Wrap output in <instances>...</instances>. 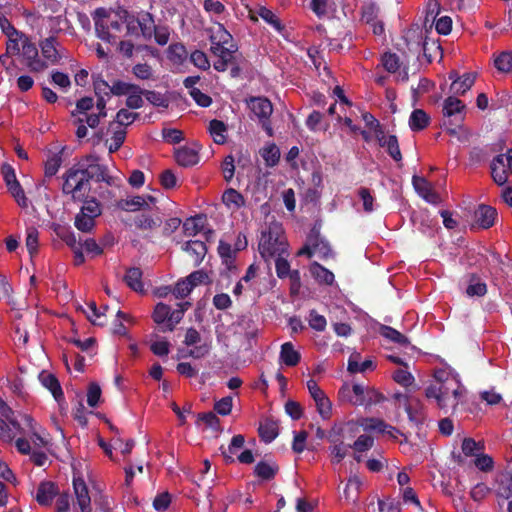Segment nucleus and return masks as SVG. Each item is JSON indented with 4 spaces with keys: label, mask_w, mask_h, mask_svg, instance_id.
I'll return each mask as SVG.
<instances>
[{
    "label": "nucleus",
    "mask_w": 512,
    "mask_h": 512,
    "mask_svg": "<svg viewBox=\"0 0 512 512\" xmlns=\"http://www.w3.org/2000/svg\"><path fill=\"white\" fill-rule=\"evenodd\" d=\"M444 372L436 375V384L430 385L425 390L428 399H435L440 409L446 412L449 409L454 410L465 396L466 390L459 380L454 376L442 377Z\"/></svg>",
    "instance_id": "1"
},
{
    "label": "nucleus",
    "mask_w": 512,
    "mask_h": 512,
    "mask_svg": "<svg viewBox=\"0 0 512 512\" xmlns=\"http://www.w3.org/2000/svg\"><path fill=\"white\" fill-rule=\"evenodd\" d=\"M358 432L359 425L353 421L333 427L328 436L331 444L329 452L332 463L338 464L346 457L351 444H346L345 441L353 439Z\"/></svg>",
    "instance_id": "2"
},
{
    "label": "nucleus",
    "mask_w": 512,
    "mask_h": 512,
    "mask_svg": "<svg viewBox=\"0 0 512 512\" xmlns=\"http://www.w3.org/2000/svg\"><path fill=\"white\" fill-rule=\"evenodd\" d=\"M287 247L286 237L278 223H271L267 230L262 232L259 241V251L266 260L286 254Z\"/></svg>",
    "instance_id": "3"
},
{
    "label": "nucleus",
    "mask_w": 512,
    "mask_h": 512,
    "mask_svg": "<svg viewBox=\"0 0 512 512\" xmlns=\"http://www.w3.org/2000/svg\"><path fill=\"white\" fill-rule=\"evenodd\" d=\"M62 192L69 195L73 201H80L90 188L88 176L79 165L69 168L62 176Z\"/></svg>",
    "instance_id": "4"
},
{
    "label": "nucleus",
    "mask_w": 512,
    "mask_h": 512,
    "mask_svg": "<svg viewBox=\"0 0 512 512\" xmlns=\"http://www.w3.org/2000/svg\"><path fill=\"white\" fill-rule=\"evenodd\" d=\"M248 107L262 124V127L267 134L272 136L273 131L269 124V118L273 112V106L270 100L266 97H251L248 101Z\"/></svg>",
    "instance_id": "5"
},
{
    "label": "nucleus",
    "mask_w": 512,
    "mask_h": 512,
    "mask_svg": "<svg viewBox=\"0 0 512 512\" xmlns=\"http://www.w3.org/2000/svg\"><path fill=\"white\" fill-rule=\"evenodd\" d=\"M93 19L97 36L106 42H111L113 39L109 32L110 28L116 31H119L121 28V23L118 20L109 19V14L104 8L96 9Z\"/></svg>",
    "instance_id": "6"
},
{
    "label": "nucleus",
    "mask_w": 512,
    "mask_h": 512,
    "mask_svg": "<svg viewBox=\"0 0 512 512\" xmlns=\"http://www.w3.org/2000/svg\"><path fill=\"white\" fill-rule=\"evenodd\" d=\"M39 47L47 65H56L65 57V49L61 47L54 37L45 38L39 43Z\"/></svg>",
    "instance_id": "7"
},
{
    "label": "nucleus",
    "mask_w": 512,
    "mask_h": 512,
    "mask_svg": "<svg viewBox=\"0 0 512 512\" xmlns=\"http://www.w3.org/2000/svg\"><path fill=\"white\" fill-rule=\"evenodd\" d=\"M21 54L25 65L31 72H42L47 69V63L39 57L36 45L29 38L24 44Z\"/></svg>",
    "instance_id": "8"
},
{
    "label": "nucleus",
    "mask_w": 512,
    "mask_h": 512,
    "mask_svg": "<svg viewBox=\"0 0 512 512\" xmlns=\"http://www.w3.org/2000/svg\"><path fill=\"white\" fill-rule=\"evenodd\" d=\"M80 169L88 176V180L95 178L97 181H105L109 183L107 168L98 163L96 156L90 155L86 157L84 162L78 164Z\"/></svg>",
    "instance_id": "9"
},
{
    "label": "nucleus",
    "mask_w": 512,
    "mask_h": 512,
    "mask_svg": "<svg viewBox=\"0 0 512 512\" xmlns=\"http://www.w3.org/2000/svg\"><path fill=\"white\" fill-rule=\"evenodd\" d=\"M412 183L416 192L427 202L437 204L440 201V197L434 191L432 184L424 177L413 176Z\"/></svg>",
    "instance_id": "10"
},
{
    "label": "nucleus",
    "mask_w": 512,
    "mask_h": 512,
    "mask_svg": "<svg viewBox=\"0 0 512 512\" xmlns=\"http://www.w3.org/2000/svg\"><path fill=\"white\" fill-rule=\"evenodd\" d=\"M74 493L81 512H92L91 499L88 488L81 478L73 480Z\"/></svg>",
    "instance_id": "11"
},
{
    "label": "nucleus",
    "mask_w": 512,
    "mask_h": 512,
    "mask_svg": "<svg viewBox=\"0 0 512 512\" xmlns=\"http://www.w3.org/2000/svg\"><path fill=\"white\" fill-rule=\"evenodd\" d=\"M156 198L151 195L134 196L132 198L122 199L118 202V207L124 211H137L149 208V203H154Z\"/></svg>",
    "instance_id": "12"
},
{
    "label": "nucleus",
    "mask_w": 512,
    "mask_h": 512,
    "mask_svg": "<svg viewBox=\"0 0 512 512\" xmlns=\"http://www.w3.org/2000/svg\"><path fill=\"white\" fill-rule=\"evenodd\" d=\"M503 159V157H495L491 163V174L498 185L505 184L509 175L512 174V167L506 165Z\"/></svg>",
    "instance_id": "13"
},
{
    "label": "nucleus",
    "mask_w": 512,
    "mask_h": 512,
    "mask_svg": "<svg viewBox=\"0 0 512 512\" xmlns=\"http://www.w3.org/2000/svg\"><path fill=\"white\" fill-rule=\"evenodd\" d=\"M496 217V209L491 206L480 205L475 211V220L479 224V226L484 229L493 226Z\"/></svg>",
    "instance_id": "14"
},
{
    "label": "nucleus",
    "mask_w": 512,
    "mask_h": 512,
    "mask_svg": "<svg viewBox=\"0 0 512 512\" xmlns=\"http://www.w3.org/2000/svg\"><path fill=\"white\" fill-rule=\"evenodd\" d=\"M7 420L9 424L5 420L0 419V440L11 442L17 433H26L14 418L10 416V419Z\"/></svg>",
    "instance_id": "15"
},
{
    "label": "nucleus",
    "mask_w": 512,
    "mask_h": 512,
    "mask_svg": "<svg viewBox=\"0 0 512 512\" xmlns=\"http://www.w3.org/2000/svg\"><path fill=\"white\" fill-rule=\"evenodd\" d=\"M58 490L52 482H42L39 484L36 492V500L40 505L48 506L57 495Z\"/></svg>",
    "instance_id": "16"
},
{
    "label": "nucleus",
    "mask_w": 512,
    "mask_h": 512,
    "mask_svg": "<svg viewBox=\"0 0 512 512\" xmlns=\"http://www.w3.org/2000/svg\"><path fill=\"white\" fill-rule=\"evenodd\" d=\"M176 161L179 165L188 167L199 162L198 149L194 147H182L176 151Z\"/></svg>",
    "instance_id": "17"
},
{
    "label": "nucleus",
    "mask_w": 512,
    "mask_h": 512,
    "mask_svg": "<svg viewBox=\"0 0 512 512\" xmlns=\"http://www.w3.org/2000/svg\"><path fill=\"white\" fill-rule=\"evenodd\" d=\"M456 74H451L450 79H453L450 90L454 94L462 95L467 92L475 82V76L472 74H465L462 78H455Z\"/></svg>",
    "instance_id": "18"
},
{
    "label": "nucleus",
    "mask_w": 512,
    "mask_h": 512,
    "mask_svg": "<svg viewBox=\"0 0 512 512\" xmlns=\"http://www.w3.org/2000/svg\"><path fill=\"white\" fill-rule=\"evenodd\" d=\"M464 108L465 105L459 99L448 97L444 102L443 113L444 116L448 118L455 117V121L460 122L463 120L461 112Z\"/></svg>",
    "instance_id": "19"
},
{
    "label": "nucleus",
    "mask_w": 512,
    "mask_h": 512,
    "mask_svg": "<svg viewBox=\"0 0 512 512\" xmlns=\"http://www.w3.org/2000/svg\"><path fill=\"white\" fill-rule=\"evenodd\" d=\"M210 32L211 46H223L232 44L231 34L224 28L221 23L217 22L216 26L211 28Z\"/></svg>",
    "instance_id": "20"
},
{
    "label": "nucleus",
    "mask_w": 512,
    "mask_h": 512,
    "mask_svg": "<svg viewBox=\"0 0 512 512\" xmlns=\"http://www.w3.org/2000/svg\"><path fill=\"white\" fill-rule=\"evenodd\" d=\"M378 141L381 147L386 148L389 155L395 160L400 161L402 159V155L399 149L398 140L394 135H384L378 136Z\"/></svg>",
    "instance_id": "21"
},
{
    "label": "nucleus",
    "mask_w": 512,
    "mask_h": 512,
    "mask_svg": "<svg viewBox=\"0 0 512 512\" xmlns=\"http://www.w3.org/2000/svg\"><path fill=\"white\" fill-rule=\"evenodd\" d=\"M183 249L191 256L195 265H199L201 263L207 252L204 242L198 240L188 241L183 246Z\"/></svg>",
    "instance_id": "22"
},
{
    "label": "nucleus",
    "mask_w": 512,
    "mask_h": 512,
    "mask_svg": "<svg viewBox=\"0 0 512 512\" xmlns=\"http://www.w3.org/2000/svg\"><path fill=\"white\" fill-rule=\"evenodd\" d=\"M251 14H252L251 15L252 19H255L256 16H259L265 22H267L273 28H275V30H277V31L282 30V25H281L279 18L270 9H268L264 6H259V7L255 8L254 10H252Z\"/></svg>",
    "instance_id": "23"
},
{
    "label": "nucleus",
    "mask_w": 512,
    "mask_h": 512,
    "mask_svg": "<svg viewBox=\"0 0 512 512\" xmlns=\"http://www.w3.org/2000/svg\"><path fill=\"white\" fill-rule=\"evenodd\" d=\"M405 410L411 422L418 424L423 421V405L418 398L411 397L407 400Z\"/></svg>",
    "instance_id": "24"
},
{
    "label": "nucleus",
    "mask_w": 512,
    "mask_h": 512,
    "mask_svg": "<svg viewBox=\"0 0 512 512\" xmlns=\"http://www.w3.org/2000/svg\"><path fill=\"white\" fill-rule=\"evenodd\" d=\"M222 201L232 211H236L245 205V199L242 194L233 188L227 189L223 193Z\"/></svg>",
    "instance_id": "25"
},
{
    "label": "nucleus",
    "mask_w": 512,
    "mask_h": 512,
    "mask_svg": "<svg viewBox=\"0 0 512 512\" xmlns=\"http://www.w3.org/2000/svg\"><path fill=\"white\" fill-rule=\"evenodd\" d=\"M7 38L8 40L6 43V52L8 53V55L16 56L21 54L22 48L26 43L28 37L25 34L18 32L13 36H9Z\"/></svg>",
    "instance_id": "26"
},
{
    "label": "nucleus",
    "mask_w": 512,
    "mask_h": 512,
    "mask_svg": "<svg viewBox=\"0 0 512 512\" xmlns=\"http://www.w3.org/2000/svg\"><path fill=\"white\" fill-rule=\"evenodd\" d=\"M280 359L287 366H296L300 361V354L292 343L286 342L281 346Z\"/></svg>",
    "instance_id": "27"
},
{
    "label": "nucleus",
    "mask_w": 512,
    "mask_h": 512,
    "mask_svg": "<svg viewBox=\"0 0 512 512\" xmlns=\"http://www.w3.org/2000/svg\"><path fill=\"white\" fill-rule=\"evenodd\" d=\"M136 24L141 30V34L144 39L150 40L153 36V32H155L156 25L154 24V20L149 13H144L136 20Z\"/></svg>",
    "instance_id": "28"
},
{
    "label": "nucleus",
    "mask_w": 512,
    "mask_h": 512,
    "mask_svg": "<svg viewBox=\"0 0 512 512\" xmlns=\"http://www.w3.org/2000/svg\"><path fill=\"white\" fill-rule=\"evenodd\" d=\"M39 380L44 387L50 390L56 400L63 395L59 382L54 375L42 372L39 375Z\"/></svg>",
    "instance_id": "29"
},
{
    "label": "nucleus",
    "mask_w": 512,
    "mask_h": 512,
    "mask_svg": "<svg viewBox=\"0 0 512 512\" xmlns=\"http://www.w3.org/2000/svg\"><path fill=\"white\" fill-rule=\"evenodd\" d=\"M124 281L132 290L136 292L143 291L142 272L139 268L133 267L128 269Z\"/></svg>",
    "instance_id": "30"
},
{
    "label": "nucleus",
    "mask_w": 512,
    "mask_h": 512,
    "mask_svg": "<svg viewBox=\"0 0 512 512\" xmlns=\"http://www.w3.org/2000/svg\"><path fill=\"white\" fill-rule=\"evenodd\" d=\"M204 10L210 15L212 19H215L217 23L219 19H222L226 12L224 4L218 0H204Z\"/></svg>",
    "instance_id": "31"
},
{
    "label": "nucleus",
    "mask_w": 512,
    "mask_h": 512,
    "mask_svg": "<svg viewBox=\"0 0 512 512\" xmlns=\"http://www.w3.org/2000/svg\"><path fill=\"white\" fill-rule=\"evenodd\" d=\"M361 355L358 352H353L348 360V371L350 373H358L364 372L367 369L373 367V362L371 360H365L363 363H360Z\"/></svg>",
    "instance_id": "32"
},
{
    "label": "nucleus",
    "mask_w": 512,
    "mask_h": 512,
    "mask_svg": "<svg viewBox=\"0 0 512 512\" xmlns=\"http://www.w3.org/2000/svg\"><path fill=\"white\" fill-rule=\"evenodd\" d=\"M385 397L374 388H367L365 396L358 399H351L355 405H373L384 401Z\"/></svg>",
    "instance_id": "33"
},
{
    "label": "nucleus",
    "mask_w": 512,
    "mask_h": 512,
    "mask_svg": "<svg viewBox=\"0 0 512 512\" xmlns=\"http://www.w3.org/2000/svg\"><path fill=\"white\" fill-rule=\"evenodd\" d=\"M429 123V116L422 109H415L410 116L409 125L413 131L424 129Z\"/></svg>",
    "instance_id": "34"
},
{
    "label": "nucleus",
    "mask_w": 512,
    "mask_h": 512,
    "mask_svg": "<svg viewBox=\"0 0 512 512\" xmlns=\"http://www.w3.org/2000/svg\"><path fill=\"white\" fill-rule=\"evenodd\" d=\"M310 272L320 283L331 285L334 281V274L316 262L311 265Z\"/></svg>",
    "instance_id": "35"
},
{
    "label": "nucleus",
    "mask_w": 512,
    "mask_h": 512,
    "mask_svg": "<svg viewBox=\"0 0 512 512\" xmlns=\"http://www.w3.org/2000/svg\"><path fill=\"white\" fill-rule=\"evenodd\" d=\"M494 65L501 73L512 71V51H503L494 58Z\"/></svg>",
    "instance_id": "36"
},
{
    "label": "nucleus",
    "mask_w": 512,
    "mask_h": 512,
    "mask_svg": "<svg viewBox=\"0 0 512 512\" xmlns=\"http://www.w3.org/2000/svg\"><path fill=\"white\" fill-rule=\"evenodd\" d=\"M361 485L362 482L357 476L349 478L344 491L345 499L349 502L356 503Z\"/></svg>",
    "instance_id": "37"
},
{
    "label": "nucleus",
    "mask_w": 512,
    "mask_h": 512,
    "mask_svg": "<svg viewBox=\"0 0 512 512\" xmlns=\"http://www.w3.org/2000/svg\"><path fill=\"white\" fill-rule=\"evenodd\" d=\"M209 132H210L215 143L223 144L225 142L226 126L222 121L212 120L209 123Z\"/></svg>",
    "instance_id": "38"
},
{
    "label": "nucleus",
    "mask_w": 512,
    "mask_h": 512,
    "mask_svg": "<svg viewBox=\"0 0 512 512\" xmlns=\"http://www.w3.org/2000/svg\"><path fill=\"white\" fill-rule=\"evenodd\" d=\"M380 334L395 342V343H398L402 346H407L409 344V340L407 339L406 336H404L403 334H401L400 332H398L397 330H395L394 328L392 327H389V326H381L380 328Z\"/></svg>",
    "instance_id": "39"
},
{
    "label": "nucleus",
    "mask_w": 512,
    "mask_h": 512,
    "mask_svg": "<svg viewBox=\"0 0 512 512\" xmlns=\"http://www.w3.org/2000/svg\"><path fill=\"white\" fill-rule=\"evenodd\" d=\"M62 164L61 152L51 155L45 162L44 173L45 177H53L58 172Z\"/></svg>",
    "instance_id": "40"
},
{
    "label": "nucleus",
    "mask_w": 512,
    "mask_h": 512,
    "mask_svg": "<svg viewBox=\"0 0 512 512\" xmlns=\"http://www.w3.org/2000/svg\"><path fill=\"white\" fill-rule=\"evenodd\" d=\"M137 87L138 85L136 84L117 80L111 85L110 93L115 96H128L133 90H136Z\"/></svg>",
    "instance_id": "41"
},
{
    "label": "nucleus",
    "mask_w": 512,
    "mask_h": 512,
    "mask_svg": "<svg viewBox=\"0 0 512 512\" xmlns=\"http://www.w3.org/2000/svg\"><path fill=\"white\" fill-rule=\"evenodd\" d=\"M261 155L267 166H274L280 158V151L274 144L268 145L261 150Z\"/></svg>",
    "instance_id": "42"
},
{
    "label": "nucleus",
    "mask_w": 512,
    "mask_h": 512,
    "mask_svg": "<svg viewBox=\"0 0 512 512\" xmlns=\"http://www.w3.org/2000/svg\"><path fill=\"white\" fill-rule=\"evenodd\" d=\"M259 435L263 441L270 443L278 435V428L273 422H265L259 426Z\"/></svg>",
    "instance_id": "43"
},
{
    "label": "nucleus",
    "mask_w": 512,
    "mask_h": 512,
    "mask_svg": "<svg viewBox=\"0 0 512 512\" xmlns=\"http://www.w3.org/2000/svg\"><path fill=\"white\" fill-rule=\"evenodd\" d=\"M310 8L319 18H323L328 16L332 10V2L330 0H311Z\"/></svg>",
    "instance_id": "44"
},
{
    "label": "nucleus",
    "mask_w": 512,
    "mask_h": 512,
    "mask_svg": "<svg viewBox=\"0 0 512 512\" xmlns=\"http://www.w3.org/2000/svg\"><path fill=\"white\" fill-rule=\"evenodd\" d=\"M138 116V113L131 112L128 109H120L116 115L115 122L110 123L109 127L113 128L115 123L120 126H128L132 124Z\"/></svg>",
    "instance_id": "45"
},
{
    "label": "nucleus",
    "mask_w": 512,
    "mask_h": 512,
    "mask_svg": "<svg viewBox=\"0 0 512 512\" xmlns=\"http://www.w3.org/2000/svg\"><path fill=\"white\" fill-rule=\"evenodd\" d=\"M161 223V219L159 217L153 218L148 215H140L135 219V225L137 228L141 230H153L158 227Z\"/></svg>",
    "instance_id": "46"
},
{
    "label": "nucleus",
    "mask_w": 512,
    "mask_h": 512,
    "mask_svg": "<svg viewBox=\"0 0 512 512\" xmlns=\"http://www.w3.org/2000/svg\"><path fill=\"white\" fill-rule=\"evenodd\" d=\"M145 90H143L140 86L136 88V90H133L130 95L127 96L126 99V106L129 109H139L143 106Z\"/></svg>",
    "instance_id": "47"
},
{
    "label": "nucleus",
    "mask_w": 512,
    "mask_h": 512,
    "mask_svg": "<svg viewBox=\"0 0 512 512\" xmlns=\"http://www.w3.org/2000/svg\"><path fill=\"white\" fill-rule=\"evenodd\" d=\"M95 226V219L86 216L84 212H79L75 217V227L82 232H90Z\"/></svg>",
    "instance_id": "48"
},
{
    "label": "nucleus",
    "mask_w": 512,
    "mask_h": 512,
    "mask_svg": "<svg viewBox=\"0 0 512 512\" xmlns=\"http://www.w3.org/2000/svg\"><path fill=\"white\" fill-rule=\"evenodd\" d=\"M39 232L35 227L26 230V247L31 256L36 254L38 249Z\"/></svg>",
    "instance_id": "49"
},
{
    "label": "nucleus",
    "mask_w": 512,
    "mask_h": 512,
    "mask_svg": "<svg viewBox=\"0 0 512 512\" xmlns=\"http://www.w3.org/2000/svg\"><path fill=\"white\" fill-rule=\"evenodd\" d=\"M144 96L153 106L163 108H167L169 106V99L159 92L145 90Z\"/></svg>",
    "instance_id": "50"
},
{
    "label": "nucleus",
    "mask_w": 512,
    "mask_h": 512,
    "mask_svg": "<svg viewBox=\"0 0 512 512\" xmlns=\"http://www.w3.org/2000/svg\"><path fill=\"white\" fill-rule=\"evenodd\" d=\"M170 310L171 308L164 304V303H158L156 306H155V309H154V312H153V320L157 323V324H166L169 320V315H170Z\"/></svg>",
    "instance_id": "51"
},
{
    "label": "nucleus",
    "mask_w": 512,
    "mask_h": 512,
    "mask_svg": "<svg viewBox=\"0 0 512 512\" xmlns=\"http://www.w3.org/2000/svg\"><path fill=\"white\" fill-rule=\"evenodd\" d=\"M244 445V437L242 435H235L227 450H223V455L227 461L233 462V455L238 449H241Z\"/></svg>",
    "instance_id": "52"
},
{
    "label": "nucleus",
    "mask_w": 512,
    "mask_h": 512,
    "mask_svg": "<svg viewBox=\"0 0 512 512\" xmlns=\"http://www.w3.org/2000/svg\"><path fill=\"white\" fill-rule=\"evenodd\" d=\"M133 75L140 80H150L153 78V69L147 63H138L132 68Z\"/></svg>",
    "instance_id": "53"
},
{
    "label": "nucleus",
    "mask_w": 512,
    "mask_h": 512,
    "mask_svg": "<svg viewBox=\"0 0 512 512\" xmlns=\"http://www.w3.org/2000/svg\"><path fill=\"white\" fill-rule=\"evenodd\" d=\"M374 445V439L366 434L360 435L353 444H351V448L355 450V452H364L371 449Z\"/></svg>",
    "instance_id": "54"
},
{
    "label": "nucleus",
    "mask_w": 512,
    "mask_h": 512,
    "mask_svg": "<svg viewBox=\"0 0 512 512\" xmlns=\"http://www.w3.org/2000/svg\"><path fill=\"white\" fill-rule=\"evenodd\" d=\"M202 228L201 218L192 217L183 223L184 234L188 237L195 236Z\"/></svg>",
    "instance_id": "55"
},
{
    "label": "nucleus",
    "mask_w": 512,
    "mask_h": 512,
    "mask_svg": "<svg viewBox=\"0 0 512 512\" xmlns=\"http://www.w3.org/2000/svg\"><path fill=\"white\" fill-rule=\"evenodd\" d=\"M484 449L481 442H476L472 438H465L462 442V451L466 456L477 455L478 452Z\"/></svg>",
    "instance_id": "56"
},
{
    "label": "nucleus",
    "mask_w": 512,
    "mask_h": 512,
    "mask_svg": "<svg viewBox=\"0 0 512 512\" xmlns=\"http://www.w3.org/2000/svg\"><path fill=\"white\" fill-rule=\"evenodd\" d=\"M393 379L404 387L411 386L414 383V377L406 368H399L393 373Z\"/></svg>",
    "instance_id": "57"
},
{
    "label": "nucleus",
    "mask_w": 512,
    "mask_h": 512,
    "mask_svg": "<svg viewBox=\"0 0 512 512\" xmlns=\"http://www.w3.org/2000/svg\"><path fill=\"white\" fill-rule=\"evenodd\" d=\"M212 53L220 59L232 61L234 56V45L211 46Z\"/></svg>",
    "instance_id": "58"
},
{
    "label": "nucleus",
    "mask_w": 512,
    "mask_h": 512,
    "mask_svg": "<svg viewBox=\"0 0 512 512\" xmlns=\"http://www.w3.org/2000/svg\"><path fill=\"white\" fill-rule=\"evenodd\" d=\"M382 64L390 73H395L400 68L399 57L394 53H385L382 56Z\"/></svg>",
    "instance_id": "59"
},
{
    "label": "nucleus",
    "mask_w": 512,
    "mask_h": 512,
    "mask_svg": "<svg viewBox=\"0 0 512 512\" xmlns=\"http://www.w3.org/2000/svg\"><path fill=\"white\" fill-rule=\"evenodd\" d=\"M126 138V131L122 128L113 131L111 143L108 146L109 153L116 152L124 143Z\"/></svg>",
    "instance_id": "60"
},
{
    "label": "nucleus",
    "mask_w": 512,
    "mask_h": 512,
    "mask_svg": "<svg viewBox=\"0 0 512 512\" xmlns=\"http://www.w3.org/2000/svg\"><path fill=\"white\" fill-rule=\"evenodd\" d=\"M309 325L316 331H324L327 325V321L324 316L318 314L315 310L309 313Z\"/></svg>",
    "instance_id": "61"
},
{
    "label": "nucleus",
    "mask_w": 512,
    "mask_h": 512,
    "mask_svg": "<svg viewBox=\"0 0 512 512\" xmlns=\"http://www.w3.org/2000/svg\"><path fill=\"white\" fill-rule=\"evenodd\" d=\"M255 473L258 477L269 480L274 477L276 468L266 462H259L255 467Z\"/></svg>",
    "instance_id": "62"
},
{
    "label": "nucleus",
    "mask_w": 512,
    "mask_h": 512,
    "mask_svg": "<svg viewBox=\"0 0 512 512\" xmlns=\"http://www.w3.org/2000/svg\"><path fill=\"white\" fill-rule=\"evenodd\" d=\"M80 211L94 219L101 214L100 204L95 199L85 201Z\"/></svg>",
    "instance_id": "63"
},
{
    "label": "nucleus",
    "mask_w": 512,
    "mask_h": 512,
    "mask_svg": "<svg viewBox=\"0 0 512 512\" xmlns=\"http://www.w3.org/2000/svg\"><path fill=\"white\" fill-rule=\"evenodd\" d=\"M191 62L202 70H207L210 67L209 60L206 54L202 51L196 50L190 56Z\"/></svg>",
    "instance_id": "64"
}]
</instances>
